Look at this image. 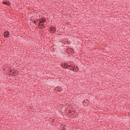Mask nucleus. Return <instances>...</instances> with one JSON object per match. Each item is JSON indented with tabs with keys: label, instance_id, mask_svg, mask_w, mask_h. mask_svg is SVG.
Returning <instances> with one entry per match:
<instances>
[{
	"label": "nucleus",
	"instance_id": "obj_3",
	"mask_svg": "<svg viewBox=\"0 0 130 130\" xmlns=\"http://www.w3.org/2000/svg\"><path fill=\"white\" fill-rule=\"evenodd\" d=\"M46 20L44 18H41L40 20V23L42 24V23H45Z\"/></svg>",
	"mask_w": 130,
	"mask_h": 130
},
{
	"label": "nucleus",
	"instance_id": "obj_2",
	"mask_svg": "<svg viewBox=\"0 0 130 130\" xmlns=\"http://www.w3.org/2000/svg\"><path fill=\"white\" fill-rule=\"evenodd\" d=\"M4 37H6V38H8V37H9V36H10V32H9V31H6L4 32Z\"/></svg>",
	"mask_w": 130,
	"mask_h": 130
},
{
	"label": "nucleus",
	"instance_id": "obj_6",
	"mask_svg": "<svg viewBox=\"0 0 130 130\" xmlns=\"http://www.w3.org/2000/svg\"><path fill=\"white\" fill-rule=\"evenodd\" d=\"M44 25L42 23H40V25L39 26V28H41V29H43L44 28Z\"/></svg>",
	"mask_w": 130,
	"mask_h": 130
},
{
	"label": "nucleus",
	"instance_id": "obj_5",
	"mask_svg": "<svg viewBox=\"0 0 130 130\" xmlns=\"http://www.w3.org/2000/svg\"><path fill=\"white\" fill-rule=\"evenodd\" d=\"M73 70L74 72H77V71H79V68H78V67L76 66V67H73Z\"/></svg>",
	"mask_w": 130,
	"mask_h": 130
},
{
	"label": "nucleus",
	"instance_id": "obj_8",
	"mask_svg": "<svg viewBox=\"0 0 130 130\" xmlns=\"http://www.w3.org/2000/svg\"><path fill=\"white\" fill-rule=\"evenodd\" d=\"M4 5H7V6H9L10 5V2H3Z\"/></svg>",
	"mask_w": 130,
	"mask_h": 130
},
{
	"label": "nucleus",
	"instance_id": "obj_4",
	"mask_svg": "<svg viewBox=\"0 0 130 130\" xmlns=\"http://www.w3.org/2000/svg\"><path fill=\"white\" fill-rule=\"evenodd\" d=\"M50 31L51 33H54V32H55V28L54 27H52L50 28Z\"/></svg>",
	"mask_w": 130,
	"mask_h": 130
},
{
	"label": "nucleus",
	"instance_id": "obj_7",
	"mask_svg": "<svg viewBox=\"0 0 130 130\" xmlns=\"http://www.w3.org/2000/svg\"><path fill=\"white\" fill-rule=\"evenodd\" d=\"M56 90H58V91L60 92L62 89H61V87L60 86H58L56 88Z\"/></svg>",
	"mask_w": 130,
	"mask_h": 130
},
{
	"label": "nucleus",
	"instance_id": "obj_1",
	"mask_svg": "<svg viewBox=\"0 0 130 130\" xmlns=\"http://www.w3.org/2000/svg\"><path fill=\"white\" fill-rule=\"evenodd\" d=\"M62 68H63L64 69H68V68H71V67H72L71 65H68L67 63H63L62 65H61Z\"/></svg>",
	"mask_w": 130,
	"mask_h": 130
}]
</instances>
